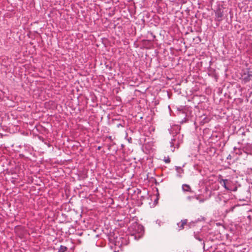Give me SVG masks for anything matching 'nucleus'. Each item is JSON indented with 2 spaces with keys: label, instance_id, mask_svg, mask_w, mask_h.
<instances>
[{
  "label": "nucleus",
  "instance_id": "f257e3e1",
  "mask_svg": "<svg viewBox=\"0 0 252 252\" xmlns=\"http://www.w3.org/2000/svg\"><path fill=\"white\" fill-rule=\"evenodd\" d=\"M242 77L245 83L252 80V71L248 70L247 72L244 73Z\"/></svg>",
  "mask_w": 252,
  "mask_h": 252
},
{
  "label": "nucleus",
  "instance_id": "f03ea898",
  "mask_svg": "<svg viewBox=\"0 0 252 252\" xmlns=\"http://www.w3.org/2000/svg\"><path fill=\"white\" fill-rule=\"evenodd\" d=\"M182 188L184 191L192 192L191 188L189 185L183 184Z\"/></svg>",
  "mask_w": 252,
  "mask_h": 252
},
{
  "label": "nucleus",
  "instance_id": "7ed1b4c3",
  "mask_svg": "<svg viewBox=\"0 0 252 252\" xmlns=\"http://www.w3.org/2000/svg\"><path fill=\"white\" fill-rule=\"evenodd\" d=\"M223 16L222 13L220 11V10L217 11L216 12V17L218 19V21H220L222 17Z\"/></svg>",
  "mask_w": 252,
  "mask_h": 252
},
{
  "label": "nucleus",
  "instance_id": "20e7f679",
  "mask_svg": "<svg viewBox=\"0 0 252 252\" xmlns=\"http://www.w3.org/2000/svg\"><path fill=\"white\" fill-rule=\"evenodd\" d=\"M227 181L226 179H220V183L223 186V187L226 189H228V188L227 187L226 185V182Z\"/></svg>",
  "mask_w": 252,
  "mask_h": 252
},
{
  "label": "nucleus",
  "instance_id": "39448f33",
  "mask_svg": "<svg viewBox=\"0 0 252 252\" xmlns=\"http://www.w3.org/2000/svg\"><path fill=\"white\" fill-rule=\"evenodd\" d=\"M67 250L66 247L63 246H61L60 248L58 251V252H65Z\"/></svg>",
  "mask_w": 252,
  "mask_h": 252
},
{
  "label": "nucleus",
  "instance_id": "423d86ee",
  "mask_svg": "<svg viewBox=\"0 0 252 252\" xmlns=\"http://www.w3.org/2000/svg\"><path fill=\"white\" fill-rule=\"evenodd\" d=\"M194 197H195L197 199H198V197L197 196H195V197H193V196H188L187 197V199L188 200V201H190L191 200V199H193Z\"/></svg>",
  "mask_w": 252,
  "mask_h": 252
},
{
  "label": "nucleus",
  "instance_id": "0eeeda50",
  "mask_svg": "<svg viewBox=\"0 0 252 252\" xmlns=\"http://www.w3.org/2000/svg\"><path fill=\"white\" fill-rule=\"evenodd\" d=\"M186 223H187L186 220L182 221V224H181V227H182V228H183L184 225L186 224Z\"/></svg>",
  "mask_w": 252,
  "mask_h": 252
},
{
  "label": "nucleus",
  "instance_id": "6e6552de",
  "mask_svg": "<svg viewBox=\"0 0 252 252\" xmlns=\"http://www.w3.org/2000/svg\"><path fill=\"white\" fill-rule=\"evenodd\" d=\"M170 159H169V158H167V159H165V162L166 163H169V162H170Z\"/></svg>",
  "mask_w": 252,
  "mask_h": 252
}]
</instances>
